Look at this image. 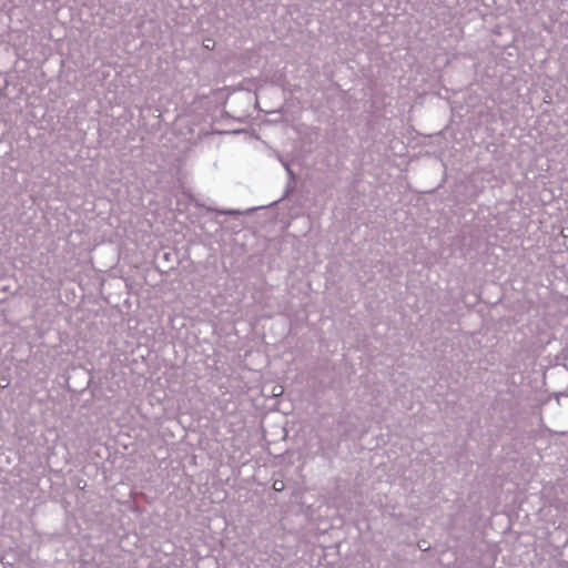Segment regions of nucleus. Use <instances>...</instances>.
I'll use <instances>...</instances> for the list:
<instances>
[{
    "instance_id": "f257e3e1",
    "label": "nucleus",
    "mask_w": 568,
    "mask_h": 568,
    "mask_svg": "<svg viewBox=\"0 0 568 568\" xmlns=\"http://www.w3.org/2000/svg\"><path fill=\"white\" fill-rule=\"evenodd\" d=\"M283 486H284V485H283V483H280V485H277V481H275V483L273 484V488H274L275 490H282V489H283Z\"/></svg>"
}]
</instances>
